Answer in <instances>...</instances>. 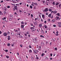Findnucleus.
I'll return each instance as SVG.
<instances>
[{"instance_id":"obj_1","label":"nucleus","mask_w":61,"mask_h":61,"mask_svg":"<svg viewBox=\"0 0 61 61\" xmlns=\"http://www.w3.org/2000/svg\"><path fill=\"white\" fill-rule=\"evenodd\" d=\"M17 6L16 5L14 6V8L13 9V11H15V9L16 10H17Z\"/></svg>"},{"instance_id":"obj_2","label":"nucleus","mask_w":61,"mask_h":61,"mask_svg":"<svg viewBox=\"0 0 61 61\" xmlns=\"http://www.w3.org/2000/svg\"><path fill=\"white\" fill-rule=\"evenodd\" d=\"M48 11V8H46L44 10L45 12H47V11Z\"/></svg>"},{"instance_id":"obj_3","label":"nucleus","mask_w":61,"mask_h":61,"mask_svg":"<svg viewBox=\"0 0 61 61\" xmlns=\"http://www.w3.org/2000/svg\"><path fill=\"white\" fill-rule=\"evenodd\" d=\"M41 33L42 34H44V31L42 29H41Z\"/></svg>"},{"instance_id":"obj_4","label":"nucleus","mask_w":61,"mask_h":61,"mask_svg":"<svg viewBox=\"0 0 61 61\" xmlns=\"http://www.w3.org/2000/svg\"><path fill=\"white\" fill-rule=\"evenodd\" d=\"M35 4V5H37V4H36V3H33V2H32V4L31 5H33V6H34V4L33 5V4Z\"/></svg>"},{"instance_id":"obj_5","label":"nucleus","mask_w":61,"mask_h":61,"mask_svg":"<svg viewBox=\"0 0 61 61\" xmlns=\"http://www.w3.org/2000/svg\"><path fill=\"white\" fill-rule=\"evenodd\" d=\"M39 27H40V28L41 27H42V25L41 24H39Z\"/></svg>"},{"instance_id":"obj_6","label":"nucleus","mask_w":61,"mask_h":61,"mask_svg":"<svg viewBox=\"0 0 61 61\" xmlns=\"http://www.w3.org/2000/svg\"><path fill=\"white\" fill-rule=\"evenodd\" d=\"M12 18H13V16H12V15H10V19H11Z\"/></svg>"},{"instance_id":"obj_7","label":"nucleus","mask_w":61,"mask_h":61,"mask_svg":"<svg viewBox=\"0 0 61 61\" xmlns=\"http://www.w3.org/2000/svg\"><path fill=\"white\" fill-rule=\"evenodd\" d=\"M11 34L12 36H14V33L13 32H11Z\"/></svg>"},{"instance_id":"obj_8","label":"nucleus","mask_w":61,"mask_h":61,"mask_svg":"<svg viewBox=\"0 0 61 61\" xmlns=\"http://www.w3.org/2000/svg\"><path fill=\"white\" fill-rule=\"evenodd\" d=\"M34 43H37V41H36V40H35L34 39Z\"/></svg>"},{"instance_id":"obj_9","label":"nucleus","mask_w":61,"mask_h":61,"mask_svg":"<svg viewBox=\"0 0 61 61\" xmlns=\"http://www.w3.org/2000/svg\"><path fill=\"white\" fill-rule=\"evenodd\" d=\"M3 35L4 36H7V33H5L3 34Z\"/></svg>"},{"instance_id":"obj_10","label":"nucleus","mask_w":61,"mask_h":61,"mask_svg":"<svg viewBox=\"0 0 61 61\" xmlns=\"http://www.w3.org/2000/svg\"><path fill=\"white\" fill-rule=\"evenodd\" d=\"M10 36H8V38H7L8 40H10Z\"/></svg>"},{"instance_id":"obj_11","label":"nucleus","mask_w":61,"mask_h":61,"mask_svg":"<svg viewBox=\"0 0 61 61\" xmlns=\"http://www.w3.org/2000/svg\"><path fill=\"white\" fill-rule=\"evenodd\" d=\"M42 45H43L44 46V45H45V44H44V42H41V46H43V45H42Z\"/></svg>"},{"instance_id":"obj_12","label":"nucleus","mask_w":61,"mask_h":61,"mask_svg":"<svg viewBox=\"0 0 61 61\" xmlns=\"http://www.w3.org/2000/svg\"><path fill=\"white\" fill-rule=\"evenodd\" d=\"M57 13V11H53V14H56Z\"/></svg>"},{"instance_id":"obj_13","label":"nucleus","mask_w":61,"mask_h":61,"mask_svg":"<svg viewBox=\"0 0 61 61\" xmlns=\"http://www.w3.org/2000/svg\"><path fill=\"white\" fill-rule=\"evenodd\" d=\"M29 52L30 53H32V50H29Z\"/></svg>"},{"instance_id":"obj_14","label":"nucleus","mask_w":61,"mask_h":61,"mask_svg":"<svg viewBox=\"0 0 61 61\" xmlns=\"http://www.w3.org/2000/svg\"><path fill=\"white\" fill-rule=\"evenodd\" d=\"M48 17H51V14H50L48 15Z\"/></svg>"},{"instance_id":"obj_15","label":"nucleus","mask_w":61,"mask_h":61,"mask_svg":"<svg viewBox=\"0 0 61 61\" xmlns=\"http://www.w3.org/2000/svg\"><path fill=\"white\" fill-rule=\"evenodd\" d=\"M24 26L23 25H21V28H24Z\"/></svg>"},{"instance_id":"obj_16","label":"nucleus","mask_w":61,"mask_h":61,"mask_svg":"<svg viewBox=\"0 0 61 61\" xmlns=\"http://www.w3.org/2000/svg\"><path fill=\"white\" fill-rule=\"evenodd\" d=\"M34 52L35 53H36V54H37V51L36 50H35Z\"/></svg>"},{"instance_id":"obj_17","label":"nucleus","mask_w":61,"mask_h":61,"mask_svg":"<svg viewBox=\"0 0 61 61\" xmlns=\"http://www.w3.org/2000/svg\"><path fill=\"white\" fill-rule=\"evenodd\" d=\"M52 22L53 23H54V22H55V20H52Z\"/></svg>"},{"instance_id":"obj_18","label":"nucleus","mask_w":61,"mask_h":61,"mask_svg":"<svg viewBox=\"0 0 61 61\" xmlns=\"http://www.w3.org/2000/svg\"><path fill=\"white\" fill-rule=\"evenodd\" d=\"M44 55H45V54H44V53H42L41 55V56H44Z\"/></svg>"},{"instance_id":"obj_19","label":"nucleus","mask_w":61,"mask_h":61,"mask_svg":"<svg viewBox=\"0 0 61 61\" xmlns=\"http://www.w3.org/2000/svg\"><path fill=\"white\" fill-rule=\"evenodd\" d=\"M44 16H45V15H44V14H43L42 15V18H44Z\"/></svg>"},{"instance_id":"obj_20","label":"nucleus","mask_w":61,"mask_h":61,"mask_svg":"<svg viewBox=\"0 0 61 61\" xmlns=\"http://www.w3.org/2000/svg\"><path fill=\"white\" fill-rule=\"evenodd\" d=\"M34 24L35 25H37V22L36 21V22L34 23Z\"/></svg>"},{"instance_id":"obj_21","label":"nucleus","mask_w":61,"mask_h":61,"mask_svg":"<svg viewBox=\"0 0 61 61\" xmlns=\"http://www.w3.org/2000/svg\"><path fill=\"white\" fill-rule=\"evenodd\" d=\"M5 51V52H8V50H4Z\"/></svg>"},{"instance_id":"obj_22","label":"nucleus","mask_w":61,"mask_h":61,"mask_svg":"<svg viewBox=\"0 0 61 61\" xmlns=\"http://www.w3.org/2000/svg\"><path fill=\"white\" fill-rule=\"evenodd\" d=\"M38 19V18L37 17V18H36L35 19V20L36 21V20H37Z\"/></svg>"},{"instance_id":"obj_23","label":"nucleus","mask_w":61,"mask_h":61,"mask_svg":"<svg viewBox=\"0 0 61 61\" xmlns=\"http://www.w3.org/2000/svg\"><path fill=\"white\" fill-rule=\"evenodd\" d=\"M58 26L59 27H61V24L58 25Z\"/></svg>"},{"instance_id":"obj_24","label":"nucleus","mask_w":61,"mask_h":61,"mask_svg":"<svg viewBox=\"0 0 61 61\" xmlns=\"http://www.w3.org/2000/svg\"><path fill=\"white\" fill-rule=\"evenodd\" d=\"M7 45L8 46H10V44L9 43H8Z\"/></svg>"},{"instance_id":"obj_25","label":"nucleus","mask_w":61,"mask_h":61,"mask_svg":"<svg viewBox=\"0 0 61 61\" xmlns=\"http://www.w3.org/2000/svg\"><path fill=\"white\" fill-rule=\"evenodd\" d=\"M44 27L45 28H47V26H46V25H44Z\"/></svg>"},{"instance_id":"obj_26","label":"nucleus","mask_w":61,"mask_h":61,"mask_svg":"<svg viewBox=\"0 0 61 61\" xmlns=\"http://www.w3.org/2000/svg\"><path fill=\"white\" fill-rule=\"evenodd\" d=\"M57 15L58 16H60V14H59V13H58L57 14Z\"/></svg>"},{"instance_id":"obj_27","label":"nucleus","mask_w":61,"mask_h":61,"mask_svg":"<svg viewBox=\"0 0 61 61\" xmlns=\"http://www.w3.org/2000/svg\"><path fill=\"white\" fill-rule=\"evenodd\" d=\"M36 29L35 28H33V31H36Z\"/></svg>"},{"instance_id":"obj_28","label":"nucleus","mask_w":61,"mask_h":61,"mask_svg":"<svg viewBox=\"0 0 61 61\" xmlns=\"http://www.w3.org/2000/svg\"><path fill=\"white\" fill-rule=\"evenodd\" d=\"M31 18H33V14H31Z\"/></svg>"},{"instance_id":"obj_29","label":"nucleus","mask_w":61,"mask_h":61,"mask_svg":"<svg viewBox=\"0 0 61 61\" xmlns=\"http://www.w3.org/2000/svg\"><path fill=\"white\" fill-rule=\"evenodd\" d=\"M30 8H31V9H32V8H33V7H32V6H30Z\"/></svg>"},{"instance_id":"obj_30","label":"nucleus","mask_w":61,"mask_h":61,"mask_svg":"<svg viewBox=\"0 0 61 61\" xmlns=\"http://www.w3.org/2000/svg\"><path fill=\"white\" fill-rule=\"evenodd\" d=\"M58 24H59L58 25H61V22H58Z\"/></svg>"},{"instance_id":"obj_31","label":"nucleus","mask_w":61,"mask_h":61,"mask_svg":"<svg viewBox=\"0 0 61 61\" xmlns=\"http://www.w3.org/2000/svg\"><path fill=\"white\" fill-rule=\"evenodd\" d=\"M49 11H52V10L51 9H49Z\"/></svg>"},{"instance_id":"obj_32","label":"nucleus","mask_w":61,"mask_h":61,"mask_svg":"<svg viewBox=\"0 0 61 61\" xmlns=\"http://www.w3.org/2000/svg\"><path fill=\"white\" fill-rule=\"evenodd\" d=\"M59 2H58L57 4H56V5H59Z\"/></svg>"},{"instance_id":"obj_33","label":"nucleus","mask_w":61,"mask_h":61,"mask_svg":"<svg viewBox=\"0 0 61 61\" xmlns=\"http://www.w3.org/2000/svg\"><path fill=\"white\" fill-rule=\"evenodd\" d=\"M10 6H7V8H10Z\"/></svg>"},{"instance_id":"obj_34","label":"nucleus","mask_w":61,"mask_h":61,"mask_svg":"<svg viewBox=\"0 0 61 61\" xmlns=\"http://www.w3.org/2000/svg\"><path fill=\"white\" fill-rule=\"evenodd\" d=\"M31 59L32 60H34V58L33 57H31Z\"/></svg>"},{"instance_id":"obj_35","label":"nucleus","mask_w":61,"mask_h":61,"mask_svg":"<svg viewBox=\"0 0 61 61\" xmlns=\"http://www.w3.org/2000/svg\"><path fill=\"white\" fill-rule=\"evenodd\" d=\"M5 19H6L5 17H4V18L3 19H2V20H5Z\"/></svg>"},{"instance_id":"obj_36","label":"nucleus","mask_w":61,"mask_h":61,"mask_svg":"<svg viewBox=\"0 0 61 61\" xmlns=\"http://www.w3.org/2000/svg\"><path fill=\"white\" fill-rule=\"evenodd\" d=\"M6 58H9V56H6Z\"/></svg>"},{"instance_id":"obj_37","label":"nucleus","mask_w":61,"mask_h":61,"mask_svg":"<svg viewBox=\"0 0 61 61\" xmlns=\"http://www.w3.org/2000/svg\"><path fill=\"white\" fill-rule=\"evenodd\" d=\"M19 37H20V38H22V36H19Z\"/></svg>"},{"instance_id":"obj_38","label":"nucleus","mask_w":61,"mask_h":61,"mask_svg":"<svg viewBox=\"0 0 61 61\" xmlns=\"http://www.w3.org/2000/svg\"><path fill=\"white\" fill-rule=\"evenodd\" d=\"M34 39H35V40H37V37H36Z\"/></svg>"},{"instance_id":"obj_39","label":"nucleus","mask_w":61,"mask_h":61,"mask_svg":"<svg viewBox=\"0 0 61 61\" xmlns=\"http://www.w3.org/2000/svg\"><path fill=\"white\" fill-rule=\"evenodd\" d=\"M27 3H30V1L29 0H27Z\"/></svg>"},{"instance_id":"obj_40","label":"nucleus","mask_w":61,"mask_h":61,"mask_svg":"<svg viewBox=\"0 0 61 61\" xmlns=\"http://www.w3.org/2000/svg\"><path fill=\"white\" fill-rule=\"evenodd\" d=\"M34 29V28L32 27H31L30 29Z\"/></svg>"},{"instance_id":"obj_41","label":"nucleus","mask_w":61,"mask_h":61,"mask_svg":"<svg viewBox=\"0 0 61 61\" xmlns=\"http://www.w3.org/2000/svg\"><path fill=\"white\" fill-rule=\"evenodd\" d=\"M20 46L21 47H22L23 46V45H20Z\"/></svg>"},{"instance_id":"obj_42","label":"nucleus","mask_w":61,"mask_h":61,"mask_svg":"<svg viewBox=\"0 0 61 61\" xmlns=\"http://www.w3.org/2000/svg\"><path fill=\"white\" fill-rule=\"evenodd\" d=\"M59 7H61V4H60L59 6Z\"/></svg>"},{"instance_id":"obj_43","label":"nucleus","mask_w":61,"mask_h":61,"mask_svg":"<svg viewBox=\"0 0 61 61\" xmlns=\"http://www.w3.org/2000/svg\"><path fill=\"white\" fill-rule=\"evenodd\" d=\"M42 2L43 3H45V1L44 0V1H43V0L42 1Z\"/></svg>"},{"instance_id":"obj_44","label":"nucleus","mask_w":61,"mask_h":61,"mask_svg":"<svg viewBox=\"0 0 61 61\" xmlns=\"http://www.w3.org/2000/svg\"><path fill=\"white\" fill-rule=\"evenodd\" d=\"M55 50H57V48H55Z\"/></svg>"},{"instance_id":"obj_45","label":"nucleus","mask_w":61,"mask_h":61,"mask_svg":"<svg viewBox=\"0 0 61 61\" xmlns=\"http://www.w3.org/2000/svg\"><path fill=\"white\" fill-rule=\"evenodd\" d=\"M48 22H50V19H49L48 20Z\"/></svg>"},{"instance_id":"obj_46","label":"nucleus","mask_w":61,"mask_h":61,"mask_svg":"<svg viewBox=\"0 0 61 61\" xmlns=\"http://www.w3.org/2000/svg\"><path fill=\"white\" fill-rule=\"evenodd\" d=\"M44 23H45V24H46V21H45Z\"/></svg>"},{"instance_id":"obj_47","label":"nucleus","mask_w":61,"mask_h":61,"mask_svg":"<svg viewBox=\"0 0 61 61\" xmlns=\"http://www.w3.org/2000/svg\"><path fill=\"white\" fill-rule=\"evenodd\" d=\"M38 49L40 51V50H41V49L40 48H39Z\"/></svg>"},{"instance_id":"obj_48","label":"nucleus","mask_w":61,"mask_h":61,"mask_svg":"<svg viewBox=\"0 0 61 61\" xmlns=\"http://www.w3.org/2000/svg\"><path fill=\"white\" fill-rule=\"evenodd\" d=\"M58 34H56V36H58Z\"/></svg>"},{"instance_id":"obj_49","label":"nucleus","mask_w":61,"mask_h":61,"mask_svg":"<svg viewBox=\"0 0 61 61\" xmlns=\"http://www.w3.org/2000/svg\"><path fill=\"white\" fill-rule=\"evenodd\" d=\"M56 25H53V27H56Z\"/></svg>"},{"instance_id":"obj_50","label":"nucleus","mask_w":61,"mask_h":61,"mask_svg":"<svg viewBox=\"0 0 61 61\" xmlns=\"http://www.w3.org/2000/svg\"><path fill=\"white\" fill-rule=\"evenodd\" d=\"M16 5L17 6H19V5L18 4H16Z\"/></svg>"},{"instance_id":"obj_51","label":"nucleus","mask_w":61,"mask_h":61,"mask_svg":"<svg viewBox=\"0 0 61 61\" xmlns=\"http://www.w3.org/2000/svg\"><path fill=\"white\" fill-rule=\"evenodd\" d=\"M19 11L20 12V13H21V12H22V11H21V10H19Z\"/></svg>"},{"instance_id":"obj_52","label":"nucleus","mask_w":61,"mask_h":61,"mask_svg":"<svg viewBox=\"0 0 61 61\" xmlns=\"http://www.w3.org/2000/svg\"><path fill=\"white\" fill-rule=\"evenodd\" d=\"M36 58L37 59H38V57H36Z\"/></svg>"},{"instance_id":"obj_53","label":"nucleus","mask_w":61,"mask_h":61,"mask_svg":"<svg viewBox=\"0 0 61 61\" xmlns=\"http://www.w3.org/2000/svg\"><path fill=\"white\" fill-rule=\"evenodd\" d=\"M7 33L8 34H10V33H9V31H8V32H7Z\"/></svg>"},{"instance_id":"obj_54","label":"nucleus","mask_w":61,"mask_h":61,"mask_svg":"<svg viewBox=\"0 0 61 61\" xmlns=\"http://www.w3.org/2000/svg\"><path fill=\"white\" fill-rule=\"evenodd\" d=\"M51 18H53V15H52L51 17Z\"/></svg>"},{"instance_id":"obj_55","label":"nucleus","mask_w":61,"mask_h":61,"mask_svg":"<svg viewBox=\"0 0 61 61\" xmlns=\"http://www.w3.org/2000/svg\"><path fill=\"white\" fill-rule=\"evenodd\" d=\"M14 45L13 44H12L11 45V46H14Z\"/></svg>"},{"instance_id":"obj_56","label":"nucleus","mask_w":61,"mask_h":61,"mask_svg":"<svg viewBox=\"0 0 61 61\" xmlns=\"http://www.w3.org/2000/svg\"><path fill=\"white\" fill-rule=\"evenodd\" d=\"M50 56H52V53H51L50 54Z\"/></svg>"},{"instance_id":"obj_57","label":"nucleus","mask_w":61,"mask_h":61,"mask_svg":"<svg viewBox=\"0 0 61 61\" xmlns=\"http://www.w3.org/2000/svg\"><path fill=\"white\" fill-rule=\"evenodd\" d=\"M53 5H55V2H53Z\"/></svg>"},{"instance_id":"obj_58","label":"nucleus","mask_w":61,"mask_h":61,"mask_svg":"<svg viewBox=\"0 0 61 61\" xmlns=\"http://www.w3.org/2000/svg\"><path fill=\"white\" fill-rule=\"evenodd\" d=\"M29 47L30 48H31V46H30V45H29Z\"/></svg>"},{"instance_id":"obj_59","label":"nucleus","mask_w":61,"mask_h":61,"mask_svg":"<svg viewBox=\"0 0 61 61\" xmlns=\"http://www.w3.org/2000/svg\"><path fill=\"white\" fill-rule=\"evenodd\" d=\"M41 22H43V20L42 19H41Z\"/></svg>"},{"instance_id":"obj_60","label":"nucleus","mask_w":61,"mask_h":61,"mask_svg":"<svg viewBox=\"0 0 61 61\" xmlns=\"http://www.w3.org/2000/svg\"><path fill=\"white\" fill-rule=\"evenodd\" d=\"M28 36L29 37H30V34H29L28 35Z\"/></svg>"},{"instance_id":"obj_61","label":"nucleus","mask_w":61,"mask_h":61,"mask_svg":"<svg viewBox=\"0 0 61 61\" xmlns=\"http://www.w3.org/2000/svg\"><path fill=\"white\" fill-rule=\"evenodd\" d=\"M4 2V1H3V0H1V3H3V2Z\"/></svg>"},{"instance_id":"obj_62","label":"nucleus","mask_w":61,"mask_h":61,"mask_svg":"<svg viewBox=\"0 0 61 61\" xmlns=\"http://www.w3.org/2000/svg\"><path fill=\"white\" fill-rule=\"evenodd\" d=\"M22 4V3H20V5H21Z\"/></svg>"},{"instance_id":"obj_63","label":"nucleus","mask_w":61,"mask_h":61,"mask_svg":"<svg viewBox=\"0 0 61 61\" xmlns=\"http://www.w3.org/2000/svg\"><path fill=\"white\" fill-rule=\"evenodd\" d=\"M4 10H5V11H6L7 10H6V9H4Z\"/></svg>"},{"instance_id":"obj_64","label":"nucleus","mask_w":61,"mask_h":61,"mask_svg":"<svg viewBox=\"0 0 61 61\" xmlns=\"http://www.w3.org/2000/svg\"><path fill=\"white\" fill-rule=\"evenodd\" d=\"M34 9H36V6H34Z\"/></svg>"}]
</instances>
